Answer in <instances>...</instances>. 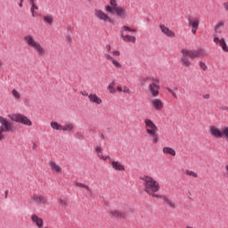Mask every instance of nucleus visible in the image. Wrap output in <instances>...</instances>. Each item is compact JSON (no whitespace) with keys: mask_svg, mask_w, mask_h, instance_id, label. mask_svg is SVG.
<instances>
[{"mask_svg":"<svg viewBox=\"0 0 228 228\" xmlns=\"http://www.w3.org/2000/svg\"><path fill=\"white\" fill-rule=\"evenodd\" d=\"M141 181H142V184L144 186V191L148 193V195H151L155 199H163L167 204L174 208V203L170 200L167 196H160L159 194H156L157 191H159V183L154 180V178L149 175H143L140 177Z\"/></svg>","mask_w":228,"mask_h":228,"instance_id":"f257e3e1","label":"nucleus"},{"mask_svg":"<svg viewBox=\"0 0 228 228\" xmlns=\"http://www.w3.org/2000/svg\"><path fill=\"white\" fill-rule=\"evenodd\" d=\"M49 167L53 172H61V167L54 161H50Z\"/></svg>","mask_w":228,"mask_h":228,"instance_id":"bb28decb","label":"nucleus"},{"mask_svg":"<svg viewBox=\"0 0 228 228\" xmlns=\"http://www.w3.org/2000/svg\"><path fill=\"white\" fill-rule=\"evenodd\" d=\"M162 152H163V154H167L168 156H173V157H175L176 154L175 150H174V148H170V147H164L162 149Z\"/></svg>","mask_w":228,"mask_h":228,"instance_id":"a878e982","label":"nucleus"},{"mask_svg":"<svg viewBox=\"0 0 228 228\" xmlns=\"http://www.w3.org/2000/svg\"><path fill=\"white\" fill-rule=\"evenodd\" d=\"M23 40L25 44L28 47H30V49H33V51L37 53V54H38L39 56H45V48L44 47V45H42V44H40V42L35 39V37L28 34L24 37Z\"/></svg>","mask_w":228,"mask_h":228,"instance_id":"39448f33","label":"nucleus"},{"mask_svg":"<svg viewBox=\"0 0 228 228\" xmlns=\"http://www.w3.org/2000/svg\"><path fill=\"white\" fill-rule=\"evenodd\" d=\"M214 43L216 45H220L221 49H223V51L224 53H228V46H227V43H225V38H219V37H214Z\"/></svg>","mask_w":228,"mask_h":228,"instance_id":"f3484780","label":"nucleus"},{"mask_svg":"<svg viewBox=\"0 0 228 228\" xmlns=\"http://www.w3.org/2000/svg\"><path fill=\"white\" fill-rule=\"evenodd\" d=\"M105 12L110 13V15H116L119 19H127L129 17V12L122 5H118L117 0H110V4L105 6Z\"/></svg>","mask_w":228,"mask_h":228,"instance_id":"7ed1b4c3","label":"nucleus"},{"mask_svg":"<svg viewBox=\"0 0 228 228\" xmlns=\"http://www.w3.org/2000/svg\"><path fill=\"white\" fill-rule=\"evenodd\" d=\"M81 94H82L84 97H87V99H88V96L90 95V94H88L87 92H82Z\"/></svg>","mask_w":228,"mask_h":228,"instance_id":"79ce46f5","label":"nucleus"},{"mask_svg":"<svg viewBox=\"0 0 228 228\" xmlns=\"http://www.w3.org/2000/svg\"><path fill=\"white\" fill-rule=\"evenodd\" d=\"M94 151L100 159H102L103 161H106V159H111V157L102 155V148L101 146H96Z\"/></svg>","mask_w":228,"mask_h":228,"instance_id":"4be33fe9","label":"nucleus"},{"mask_svg":"<svg viewBox=\"0 0 228 228\" xmlns=\"http://www.w3.org/2000/svg\"><path fill=\"white\" fill-rule=\"evenodd\" d=\"M102 140H104V134H101Z\"/></svg>","mask_w":228,"mask_h":228,"instance_id":"49530a36","label":"nucleus"},{"mask_svg":"<svg viewBox=\"0 0 228 228\" xmlns=\"http://www.w3.org/2000/svg\"><path fill=\"white\" fill-rule=\"evenodd\" d=\"M109 215L111 216V218H118L119 220H122L127 216L126 211L122 209H111L110 210Z\"/></svg>","mask_w":228,"mask_h":228,"instance_id":"ddd939ff","label":"nucleus"},{"mask_svg":"<svg viewBox=\"0 0 228 228\" xmlns=\"http://www.w3.org/2000/svg\"><path fill=\"white\" fill-rule=\"evenodd\" d=\"M104 58L107 61H110V63H112L113 67H115V69H122V63H120L118 61L115 60V58H113V56H111V54L105 53Z\"/></svg>","mask_w":228,"mask_h":228,"instance_id":"dca6fc26","label":"nucleus"},{"mask_svg":"<svg viewBox=\"0 0 228 228\" xmlns=\"http://www.w3.org/2000/svg\"><path fill=\"white\" fill-rule=\"evenodd\" d=\"M209 134L211 136H214V138H228V126H225L224 128L221 129L215 126H209Z\"/></svg>","mask_w":228,"mask_h":228,"instance_id":"6e6552de","label":"nucleus"},{"mask_svg":"<svg viewBox=\"0 0 228 228\" xmlns=\"http://www.w3.org/2000/svg\"><path fill=\"white\" fill-rule=\"evenodd\" d=\"M94 16L99 20H102V22H109V23L113 22V20L111 19V17H110V15H108L106 12H104V11L101 9L94 10Z\"/></svg>","mask_w":228,"mask_h":228,"instance_id":"9b49d317","label":"nucleus"},{"mask_svg":"<svg viewBox=\"0 0 228 228\" xmlns=\"http://www.w3.org/2000/svg\"><path fill=\"white\" fill-rule=\"evenodd\" d=\"M117 90H118V92H123V87L122 86H118Z\"/></svg>","mask_w":228,"mask_h":228,"instance_id":"c03bdc74","label":"nucleus"},{"mask_svg":"<svg viewBox=\"0 0 228 228\" xmlns=\"http://www.w3.org/2000/svg\"><path fill=\"white\" fill-rule=\"evenodd\" d=\"M181 63L183 67H191V60H195V58H202V56H206V52L203 49L198 50H188L183 48L181 50Z\"/></svg>","mask_w":228,"mask_h":228,"instance_id":"f03ea898","label":"nucleus"},{"mask_svg":"<svg viewBox=\"0 0 228 228\" xmlns=\"http://www.w3.org/2000/svg\"><path fill=\"white\" fill-rule=\"evenodd\" d=\"M144 129L146 134L151 138V142L156 145L159 142V135L158 134V132L159 129L158 128V126L154 124V121L151 118H145L144 119Z\"/></svg>","mask_w":228,"mask_h":228,"instance_id":"20e7f679","label":"nucleus"},{"mask_svg":"<svg viewBox=\"0 0 228 228\" xmlns=\"http://www.w3.org/2000/svg\"><path fill=\"white\" fill-rule=\"evenodd\" d=\"M88 101L91 104H96V106H101V104H102V99H101V97L96 94H90L88 95Z\"/></svg>","mask_w":228,"mask_h":228,"instance_id":"a211bd4d","label":"nucleus"},{"mask_svg":"<svg viewBox=\"0 0 228 228\" xmlns=\"http://www.w3.org/2000/svg\"><path fill=\"white\" fill-rule=\"evenodd\" d=\"M1 67H3V61H0V69H1Z\"/></svg>","mask_w":228,"mask_h":228,"instance_id":"09e8293b","label":"nucleus"},{"mask_svg":"<svg viewBox=\"0 0 228 228\" xmlns=\"http://www.w3.org/2000/svg\"><path fill=\"white\" fill-rule=\"evenodd\" d=\"M75 186L77 188H79L80 190H82V191H86V193H92V189H90V187L83 183L80 182H76L75 183Z\"/></svg>","mask_w":228,"mask_h":228,"instance_id":"5701e85b","label":"nucleus"},{"mask_svg":"<svg viewBox=\"0 0 228 228\" xmlns=\"http://www.w3.org/2000/svg\"><path fill=\"white\" fill-rule=\"evenodd\" d=\"M32 200L36 202V204H38V206H45V204H47V199L42 195H34Z\"/></svg>","mask_w":228,"mask_h":228,"instance_id":"6ab92c4d","label":"nucleus"},{"mask_svg":"<svg viewBox=\"0 0 228 228\" xmlns=\"http://www.w3.org/2000/svg\"><path fill=\"white\" fill-rule=\"evenodd\" d=\"M106 49H107L108 53H110L111 51V45H107Z\"/></svg>","mask_w":228,"mask_h":228,"instance_id":"37998d69","label":"nucleus"},{"mask_svg":"<svg viewBox=\"0 0 228 228\" xmlns=\"http://www.w3.org/2000/svg\"><path fill=\"white\" fill-rule=\"evenodd\" d=\"M12 95L13 99H15L16 101H20V92H19L17 89L12 90Z\"/></svg>","mask_w":228,"mask_h":228,"instance_id":"7c9ffc66","label":"nucleus"},{"mask_svg":"<svg viewBox=\"0 0 228 228\" xmlns=\"http://www.w3.org/2000/svg\"><path fill=\"white\" fill-rule=\"evenodd\" d=\"M8 117L12 122H18L19 124H22L23 126H27L28 127H31V126H33V121H31V119H29V118H28L24 114H9Z\"/></svg>","mask_w":228,"mask_h":228,"instance_id":"0eeeda50","label":"nucleus"},{"mask_svg":"<svg viewBox=\"0 0 228 228\" xmlns=\"http://www.w3.org/2000/svg\"><path fill=\"white\" fill-rule=\"evenodd\" d=\"M148 88L152 97H158L159 95V80L158 78H152Z\"/></svg>","mask_w":228,"mask_h":228,"instance_id":"9d476101","label":"nucleus"},{"mask_svg":"<svg viewBox=\"0 0 228 228\" xmlns=\"http://www.w3.org/2000/svg\"><path fill=\"white\" fill-rule=\"evenodd\" d=\"M43 20L46 24H49V26H53V23L54 22V18H53L52 15H45L43 17Z\"/></svg>","mask_w":228,"mask_h":228,"instance_id":"c756f323","label":"nucleus"},{"mask_svg":"<svg viewBox=\"0 0 228 228\" xmlns=\"http://www.w3.org/2000/svg\"><path fill=\"white\" fill-rule=\"evenodd\" d=\"M32 223L36 224V227L42 228L44 227V219L37 216V214H33L31 216Z\"/></svg>","mask_w":228,"mask_h":228,"instance_id":"aec40b11","label":"nucleus"},{"mask_svg":"<svg viewBox=\"0 0 228 228\" xmlns=\"http://www.w3.org/2000/svg\"><path fill=\"white\" fill-rule=\"evenodd\" d=\"M129 33H136V28H131L128 26H123L120 31V37L123 42H126L127 44H136V37L131 35H126V32Z\"/></svg>","mask_w":228,"mask_h":228,"instance_id":"423d86ee","label":"nucleus"},{"mask_svg":"<svg viewBox=\"0 0 228 228\" xmlns=\"http://www.w3.org/2000/svg\"><path fill=\"white\" fill-rule=\"evenodd\" d=\"M24 0H20V3H23Z\"/></svg>","mask_w":228,"mask_h":228,"instance_id":"8fccbe9b","label":"nucleus"},{"mask_svg":"<svg viewBox=\"0 0 228 228\" xmlns=\"http://www.w3.org/2000/svg\"><path fill=\"white\" fill-rule=\"evenodd\" d=\"M200 67L204 71L208 70V65H206L203 61H200Z\"/></svg>","mask_w":228,"mask_h":228,"instance_id":"72a5a7b5","label":"nucleus"},{"mask_svg":"<svg viewBox=\"0 0 228 228\" xmlns=\"http://www.w3.org/2000/svg\"><path fill=\"white\" fill-rule=\"evenodd\" d=\"M74 124L73 123H67L66 125H62V129L64 133H74Z\"/></svg>","mask_w":228,"mask_h":228,"instance_id":"393cba45","label":"nucleus"},{"mask_svg":"<svg viewBox=\"0 0 228 228\" xmlns=\"http://www.w3.org/2000/svg\"><path fill=\"white\" fill-rule=\"evenodd\" d=\"M111 54H112V56H117V57H118V56H120V51H118V50H114V51L111 52Z\"/></svg>","mask_w":228,"mask_h":228,"instance_id":"c9c22d12","label":"nucleus"},{"mask_svg":"<svg viewBox=\"0 0 228 228\" xmlns=\"http://www.w3.org/2000/svg\"><path fill=\"white\" fill-rule=\"evenodd\" d=\"M59 204H60V206H61V208H67V206H69V200L60 199L59 200Z\"/></svg>","mask_w":228,"mask_h":228,"instance_id":"2f4dec72","label":"nucleus"},{"mask_svg":"<svg viewBox=\"0 0 228 228\" xmlns=\"http://www.w3.org/2000/svg\"><path fill=\"white\" fill-rule=\"evenodd\" d=\"M4 138H5L4 132L0 129V142H3V140H4Z\"/></svg>","mask_w":228,"mask_h":228,"instance_id":"4c0bfd02","label":"nucleus"},{"mask_svg":"<svg viewBox=\"0 0 228 228\" xmlns=\"http://www.w3.org/2000/svg\"><path fill=\"white\" fill-rule=\"evenodd\" d=\"M167 92H169V94H171L173 97H175V99H177V94H175V92H174V90L168 88Z\"/></svg>","mask_w":228,"mask_h":228,"instance_id":"e433bc0d","label":"nucleus"},{"mask_svg":"<svg viewBox=\"0 0 228 228\" xmlns=\"http://www.w3.org/2000/svg\"><path fill=\"white\" fill-rule=\"evenodd\" d=\"M188 175H190L191 177H198L199 175H197V173L194 172H187L186 173Z\"/></svg>","mask_w":228,"mask_h":228,"instance_id":"58836bf2","label":"nucleus"},{"mask_svg":"<svg viewBox=\"0 0 228 228\" xmlns=\"http://www.w3.org/2000/svg\"><path fill=\"white\" fill-rule=\"evenodd\" d=\"M197 29H199V28H191V33L193 35H196L197 34Z\"/></svg>","mask_w":228,"mask_h":228,"instance_id":"a19ab883","label":"nucleus"},{"mask_svg":"<svg viewBox=\"0 0 228 228\" xmlns=\"http://www.w3.org/2000/svg\"><path fill=\"white\" fill-rule=\"evenodd\" d=\"M110 164L112 167L113 170H116L117 172H124L126 171V166L122 164V162L118 160H111L110 159Z\"/></svg>","mask_w":228,"mask_h":228,"instance_id":"4468645a","label":"nucleus"},{"mask_svg":"<svg viewBox=\"0 0 228 228\" xmlns=\"http://www.w3.org/2000/svg\"><path fill=\"white\" fill-rule=\"evenodd\" d=\"M19 6L20 8H22V2H20Z\"/></svg>","mask_w":228,"mask_h":228,"instance_id":"de8ad7c7","label":"nucleus"},{"mask_svg":"<svg viewBox=\"0 0 228 228\" xmlns=\"http://www.w3.org/2000/svg\"><path fill=\"white\" fill-rule=\"evenodd\" d=\"M151 107L152 110H155V111H161V110L165 108V103H163V101L159 98H153L151 100Z\"/></svg>","mask_w":228,"mask_h":228,"instance_id":"f8f14e48","label":"nucleus"},{"mask_svg":"<svg viewBox=\"0 0 228 228\" xmlns=\"http://www.w3.org/2000/svg\"><path fill=\"white\" fill-rule=\"evenodd\" d=\"M199 24H200V20H199V18L189 20V26L191 28H199Z\"/></svg>","mask_w":228,"mask_h":228,"instance_id":"c85d7f7f","label":"nucleus"},{"mask_svg":"<svg viewBox=\"0 0 228 228\" xmlns=\"http://www.w3.org/2000/svg\"><path fill=\"white\" fill-rule=\"evenodd\" d=\"M123 94H131V89H129V87H127L126 86H124Z\"/></svg>","mask_w":228,"mask_h":228,"instance_id":"f704fd0d","label":"nucleus"},{"mask_svg":"<svg viewBox=\"0 0 228 228\" xmlns=\"http://www.w3.org/2000/svg\"><path fill=\"white\" fill-rule=\"evenodd\" d=\"M203 99H209V94H205V95L203 96Z\"/></svg>","mask_w":228,"mask_h":228,"instance_id":"a18cd8bd","label":"nucleus"},{"mask_svg":"<svg viewBox=\"0 0 228 228\" xmlns=\"http://www.w3.org/2000/svg\"><path fill=\"white\" fill-rule=\"evenodd\" d=\"M225 27V21L224 20H220L218 21L215 28H214V31L216 35H222V33H224V28Z\"/></svg>","mask_w":228,"mask_h":228,"instance_id":"412c9836","label":"nucleus"},{"mask_svg":"<svg viewBox=\"0 0 228 228\" xmlns=\"http://www.w3.org/2000/svg\"><path fill=\"white\" fill-rule=\"evenodd\" d=\"M223 8H224V10L225 12H228V2H224V3L223 4Z\"/></svg>","mask_w":228,"mask_h":228,"instance_id":"ea45409f","label":"nucleus"},{"mask_svg":"<svg viewBox=\"0 0 228 228\" xmlns=\"http://www.w3.org/2000/svg\"><path fill=\"white\" fill-rule=\"evenodd\" d=\"M50 126H51L52 129H53L54 131H61V129H62V125L56 121H52L50 123Z\"/></svg>","mask_w":228,"mask_h":228,"instance_id":"cd10ccee","label":"nucleus"},{"mask_svg":"<svg viewBox=\"0 0 228 228\" xmlns=\"http://www.w3.org/2000/svg\"><path fill=\"white\" fill-rule=\"evenodd\" d=\"M28 4L31 5L30 12L32 13V17H37L38 13L37 10H38V6L35 4V0H28Z\"/></svg>","mask_w":228,"mask_h":228,"instance_id":"b1692460","label":"nucleus"},{"mask_svg":"<svg viewBox=\"0 0 228 228\" xmlns=\"http://www.w3.org/2000/svg\"><path fill=\"white\" fill-rule=\"evenodd\" d=\"M107 90L110 92V94H116L117 93V90L115 89V87L113 86L112 84L108 86Z\"/></svg>","mask_w":228,"mask_h":228,"instance_id":"473e14b6","label":"nucleus"},{"mask_svg":"<svg viewBox=\"0 0 228 228\" xmlns=\"http://www.w3.org/2000/svg\"><path fill=\"white\" fill-rule=\"evenodd\" d=\"M0 129L4 133H12V131H13V123L8 120V118L4 117H0Z\"/></svg>","mask_w":228,"mask_h":228,"instance_id":"1a4fd4ad","label":"nucleus"},{"mask_svg":"<svg viewBox=\"0 0 228 228\" xmlns=\"http://www.w3.org/2000/svg\"><path fill=\"white\" fill-rule=\"evenodd\" d=\"M159 29L163 35H166V37H168L169 38H175V32L168 28V27L160 24L159 25Z\"/></svg>","mask_w":228,"mask_h":228,"instance_id":"2eb2a0df","label":"nucleus"}]
</instances>
